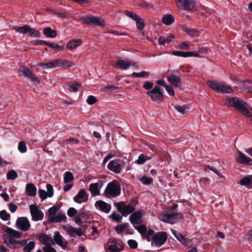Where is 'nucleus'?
<instances>
[{"label":"nucleus","instance_id":"obj_40","mask_svg":"<svg viewBox=\"0 0 252 252\" xmlns=\"http://www.w3.org/2000/svg\"><path fill=\"white\" fill-rule=\"evenodd\" d=\"M134 228L138 231L139 233H140L143 237H144L145 236H146L147 229L145 225H140L137 226H134Z\"/></svg>","mask_w":252,"mask_h":252},{"label":"nucleus","instance_id":"obj_25","mask_svg":"<svg viewBox=\"0 0 252 252\" xmlns=\"http://www.w3.org/2000/svg\"><path fill=\"white\" fill-rule=\"evenodd\" d=\"M142 213L140 211H136L129 217V220L132 224H138L141 223Z\"/></svg>","mask_w":252,"mask_h":252},{"label":"nucleus","instance_id":"obj_48","mask_svg":"<svg viewBox=\"0 0 252 252\" xmlns=\"http://www.w3.org/2000/svg\"><path fill=\"white\" fill-rule=\"evenodd\" d=\"M17 176L18 174L17 172L14 170H11L8 171L6 174V177L8 180H14L17 177Z\"/></svg>","mask_w":252,"mask_h":252},{"label":"nucleus","instance_id":"obj_19","mask_svg":"<svg viewBox=\"0 0 252 252\" xmlns=\"http://www.w3.org/2000/svg\"><path fill=\"white\" fill-rule=\"evenodd\" d=\"M172 54L174 56L181 57L184 58L190 57H198L199 56V54L197 52H182L180 51L174 50L172 52Z\"/></svg>","mask_w":252,"mask_h":252},{"label":"nucleus","instance_id":"obj_34","mask_svg":"<svg viewBox=\"0 0 252 252\" xmlns=\"http://www.w3.org/2000/svg\"><path fill=\"white\" fill-rule=\"evenodd\" d=\"M174 39V37L172 35H170L166 37V38H164L162 36H160L158 38V42L160 45H162L165 43H170Z\"/></svg>","mask_w":252,"mask_h":252},{"label":"nucleus","instance_id":"obj_56","mask_svg":"<svg viewBox=\"0 0 252 252\" xmlns=\"http://www.w3.org/2000/svg\"><path fill=\"white\" fill-rule=\"evenodd\" d=\"M37 65L38 66L43 67L44 69L52 68L51 62L46 63H38Z\"/></svg>","mask_w":252,"mask_h":252},{"label":"nucleus","instance_id":"obj_5","mask_svg":"<svg viewBox=\"0 0 252 252\" xmlns=\"http://www.w3.org/2000/svg\"><path fill=\"white\" fill-rule=\"evenodd\" d=\"M82 22L85 24L103 26L105 24L104 20L100 17L87 15L81 18Z\"/></svg>","mask_w":252,"mask_h":252},{"label":"nucleus","instance_id":"obj_47","mask_svg":"<svg viewBox=\"0 0 252 252\" xmlns=\"http://www.w3.org/2000/svg\"><path fill=\"white\" fill-rule=\"evenodd\" d=\"M125 14L128 17L136 21L138 18H140V16L137 14L133 13L131 11H129L128 10H126L125 11Z\"/></svg>","mask_w":252,"mask_h":252},{"label":"nucleus","instance_id":"obj_20","mask_svg":"<svg viewBox=\"0 0 252 252\" xmlns=\"http://www.w3.org/2000/svg\"><path fill=\"white\" fill-rule=\"evenodd\" d=\"M19 72H21L24 76L28 78L31 81L37 83L39 82L37 76L35 75L32 74L29 68H21L19 70Z\"/></svg>","mask_w":252,"mask_h":252},{"label":"nucleus","instance_id":"obj_52","mask_svg":"<svg viewBox=\"0 0 252 252\" xmlns=\"http://www.w3.org/2000/svg\"><path fill=\"white\" fill-rule=\"evenodd\" d=\"M150 74V73L149 72H147V71H142L140 72H133L132 73V75L133 76V77H138V78H140V77H145L146 76H148Z\"/></svg>","mask_w":252,"mask_h":252},{"label":"nucleus","instance_id":"obj_63","mask_svg":"<svg viewBox=\"0 0 252 252\" xmlns=\"http://www.w3.org/2000/svg\"><path fill=\"white\" fill-rule=\"evenodd\" d=\"M31 43L35 46H37L39 45H46V41L42 40H32L31 41Z\"/></svg>","mask_w":252,"mask_h":252},{"label":"nucleus","instance_id":"obj_31","mask_svg":"<svg viewBox=\"0 0 252 252\" xmlns=\"http://www.w3.org/2000/svg\"><path fill=\"white\" fill-rule=\"evenodd\" d=\"M54 241H55V244H57L60 246L63 247L64 246V239L60 235L59 232H56L54 236Z\"/></svg>","mask_w":252,"mask_h":252},{"label":"nucleus","instance_id":"obj_17","mask_svg":"<svg viewBox=\"0 0 252 252\" xmlns=\"http://www.w3.org/2000/svg\"><path fill=\"white\" fill-rule=\"evenodd\" d=\"M117 64L119 68L123 70H126L131 65H135L134 62H130L127 59L118 58L117 61Z\"/></svg>","mask_w":252,"mask_h":252},{"label":"nucleus","instance_id":"obj_30","mask_svg":"<svg viewBox=\"0 0 252 252\" xmlns=\"http://www.w3.org/2000/svg\"><path fill=\"white\" fill-rule=\"evenodd\" d=\"M43 32L46 37L49 38H55L57 36L56 32L51 29L50 27L44 28Z\"/></svg>","mask_w":252,"mask_h":252},{"label":"nucleus","instance_id":"obj_11","mask_svg":"<svg viewBox=\"0 0 252 252\" xmlns=\"http://www.w3.org/2000/svg\"><path fill=\"white\" fill-rule=\"evenodd\" d=\"M167 237V236L166 232H159L154 235L153 239L156 246L159 247L165 242Z\"/></svg>","mask_w":252,"mask_h":252},{"label":"nucleus","instance_id":"obj_61","mask_svg":"<svg viewBox=\"0 0 252 252\" xmlns=\"http://www.w3.org/2000/svg\"><path fill=\"white\" fill-rule=\"evenodd\" d=\"M52 68H60V59H56L51 61Z\"/></svg>","mask_w":252,"mask_h":252},{"label":"nucleus","instance_id":"obj_26","mask_svg":"<svg viewBox=\"0 0 252 252\" xmlns=\"http://www.w3.org/2000/svg\"><path fill=\"white\" fill-rule=\"evenodd\" d=\"M4 231L10 236L16 238H20L22 237L23 233L11 228L6 226L4 228Z\"/></svg>","mask_w":252,"mask_h":252},{"label":"nucleus","instance_id":"obj_27","mask_svg":"<svg viewBox=\"0 0 252 252\" xmlns=\"http://www.w3.org/2000/svg\"><path fill=\"white\" fill-rule=\"evenodd\" d=\"M26 193L30 196H34L36 194L37 189L32 183L27 184L25 189Z\"/></svg>","mask_w":252,"mask_h":252},{"label":"nucleus","instance_id":"obj_35","mask_svg":"<svg viewBox=\"0 0 252 252\" xmlns=\"http://www.w3.org/2000/svg\"><path fill=\"white\" fill-rule=\"evenodd\" d=\"M46 45L49 47L51 49L57 51H62L64 49V46H60L55 42H48L46 41Z\"/></svg>","mask_w":252,"mask_h":252},{"label":"nucleus","instance_id":"obj_33","mask_svg":"<svg viewBox=\"0 0 252 252\" xmlns=\"http://www.w3.org/2000/svg\"><path fill=\"white\" fill-rule=\"evenodd\" d=\"M63 228L65 230L70 236L75 237V232H76V228L72 226H63Z\"/></svg>","mask_w":252,"mask_h":252},{"label":"nucleus","instance_id":"obj_15","mask_svg":"<svg viewBox=\"0 0 252 252\" xmlns=\"http://www.w3.org/2000/svg\"><path fill=\"white\" fill-rule=\"evenodd\" d=\"M102 185L101 182L93 183L89 185V190L90 191L92 196L94 197L100 195V190Z\"/></svg>","mask_w":252,"mask_h":252},{"label":"nucleus","instance_id":"obj_54","mask_svg":"<svg viewBox=\"0 0 252 252\" xmlns=\"http://www.w3.org/2000/svg\"><path fill=\"white\" fill-rule=\"evenodd\" d=\"M146 161V156L143 154H141L138 159L135 161L137 164H143Z\"/></svg>","mask_w":252,"mask_h":252},{"label":"nucleus","instance_id":"obj_44","mask_svg":"<svg viewBox=\"0 0 252 252\" xmlns=\"http://www.w3.org/2000/svg\"><path fill=\"white\" fill-rule=\"evenodd\" d=\"M139 180L142 184L146 185H149L153 182V179L146 175L141 177Z\"/></svg>","mask_w":252,"mask_h":252},{"label":"nucleus","instance_id":"obj_62","mask_svg":"<svg viewBox=\"0 0 252 252\" xmlns=\"http://www.w3.org/2000/svg\"><path fill=\"white\" fill-rule=\"evenodd\" d=\"M189 42H182L179 44L178 47L181 50H188L189 49Z\"/></svg>","mask_w":252,"mask_h":252},{"label":"nucleus","instance_id":"obj_3","mask_svg":"<svg viewBox=\"0 0 252 252\" xmlns=\"http://www.w3.org/2000/svg\"><path fill=\"white\" fill-rule=\"evenodd\" d=\"M105 192L108 196L116 197L120 194L121 186L118 182L114 180L107 185Z\"/></svg>","mask_w":252,"mask_h":252},{"label":"nucleus","instance_id":"obj_10","mask_svg":"<svg viewBox=\"0 0 252 252\" xmlns=\"http://www.w3.org/2000/svg\"><path fill=\"white\" fill-rule=\"evenodd\" d=\"M16 225L17 228L23 231H28L31 226L29 220L24 217L18 218L16 220Z\"/></svg>","mask_w":252,"mask_h":252},{"label":"nucleus","instance_id":"obj_60","mask_svg":"<svg viewBox=\"0 0 252 252\" xmlns=\"http://www.w3.org/2000/svg\"><path fill=\"white\" fill-rule=\"evenodd\" d=\"M77 213V210L73 207H71L68 209L67 214L70 217L74 216Z\"/></svg>","mask_w":252,"mask_h":252},{"label":"nucleus","instance_id":"obj_55","mask_svg":"<svg viewBox=\"0 0 252 252\" xmlns=\"http://www.w3.org/2000/svg\"><path fill=\"white\" fill-rule=\"evenodd\" d=\"M79 143V141L74 138H70L64 141V143L69 145L77 144Z\"/></svg>","mask_w":252,"mask_h":252},{"label":"nucleus","instance_id":"obj_24","mask_svg":"<svg viewBox=\"0 0 252 252\" xmlns=\"http://www.w3.org/2000/svg\"><path fill=\"white\" fill-rule=\"evenodd\" d=\"M167 81L175 87L178 88L181 87L180 76H176L172 74L168 77Z\"/></svg>","mask_w":252,"mask_h":252},{"label":"nucleus","instance_id":"obj_41","mask_svg":"<svg viewBox=\"0 0 252 252\" xmlns=\"http://www.w3.org/2000/svg\"><path fill=\"white\" fill-rule=\"evenodd\" d=\"M35 247V243L33 241H30L28 243H27L24 247L23 251L25 252H31L34 249Z\"/></svg>","mask_w":252,"mask_h":252},{"label":"nucleus","instance_id":"obj_59","mask_svg":"<svg viewBox=\"0 0 252 252\" xmlns=\"http://www.w3.org/2000/svg\"><path fill=\"white\" fill-rule=\"evenodd\" d=\"M86 101L88 104L92 105L95 103L96 101V99L94 96L90 95L88 97Z\"/></svg>","mask_w":252,"mask_h":252},{"label":"nucleus","instance_id":"obj_16","mask_svg":"<svg viewBox=\"0 0 252 252\" xmlns=\"http://www.w3.org/2000/svg\"><path fill=\"white\" fill-rule=\"evenodd\" d=\"M95 207L97 210H99L106 214L109 213L111 209V206L109 204L102 200L96 201L95 203Z\"/></svg>","mask_w":252,"mask_h":252},{"label":"nucleus","instance_id":"obj_46","mask_svg":"<svg viewBox=\"0 0 252 252\" xmlns=\"http://www.w3.org/2000/svg\"><path fill=\"white\" fill-rule=\"evenodd\" d=\"M29 26L28 25H25L22 27H20L15 29L16 32H19L22 34H27L28 33V28Z\"/></svg>","mask_w":252,"mask_h":252},{"label":"nucleus","instance_id":"obj_18","mask_svg":"<svg viewBox=\"0 0 252 252\" xmlns=\"http://www.w3.org/2000/svg\"><path fill=\"white\" fill-rule=\"evenodd\" d=\"M107 168L116 174L120 173L122 169L121 164L116 159L111 160L107 165Z\"/></svg>","mask_w":252,"mask_h":252},{"label":"nucleus","instance_id":"obj_7","mask_svg":"<svg viewBox=\"0 0 252 252\" xmlns=\"http://www.w3.org/2000/svg\"><path fill=\"white\" fill-rule=\"evenodd\" d=\"M115 206L116 207L118 211L125 217L130 214L134 210L132 206L130 205H125V202L123 201L115 203Z\"/></svg>","mask_w":252,"mask_h":252},{"label":"nucleus","instance_id":"obj_29","mask_svg":"<svg viewBox=\"0 0 252 252\" xmlns=\"http://www.w3.org/2000/svg\"><path fill=\"white\" fill-rule=\"evenodd\" d=\"M66 219V216L64 213H59L55 215L53 217H52L49 220L50 222L58 223L63 221Z\"/></svg>","mask_w":252,"mask_h":252},{"label":"nucleus","instance_id":"obj_8","mask_svg":"<svg viewBox=\"0 0 252 252\" xmlns=\"http://www.w3.org/2000/svg\"><path fill=\"white\" fill-rule=\"evenodd\" d=\"M147 94L152 100L156 102L161 101L163 98V93L158 86H155L151 91L148 92Z\"/></svg>","mask_w":252,"mask_h":252},{"label":"nucleus","instance_id":"obj_37","mask_svg":"<svg viewBox=\"0 0 252 252\" xmlns=\"http://www.w3.org/2000/svg\"><path fill=\"white\" fill-rule=\"evenodd\" d=\"M28 33L30 36L38 38L40 36V33L34 28L29 27Z\"/></svg>","mask_w":252,"mask_h":252},{"label":"nucleus","instance_id":"obj_36","mask_svg":"<svg viewBox=\"0 0 252 252\" xmlns=\"http://www.w3.org/2000/svg\"><path fill=\"white\" fill-rule=\"evenodd\" d=\"M60 68L70 67L73 65V63L70 61L66 59H60Z\"/></svg>","mask_w":252,"mask_h":252},{"label":"nucleus","instance_id":"obj_57","mask_svg":"<svg viewBox=\"0 0 252 252\" xmlns=\"http://www.w3.org/2000/svg\"><path fill=\"white\" fill-rule=\"evenodd\" d=\"M129 247L132 249H135L137 248L138 244L137 242L132 239L129 240L127 242Z\"/></svg>","mask_w":252,"mask_h":252},{"label":"nucleus","instance_id":"obj_22","mask_svg":"<svg viewBox=\"0 0 252 252\" xmlns=\"http://www.w3.org/2000/svg\"><path fill=\"white\" fill-rule=\"evenodd\" d=\"M40 241L46 246H51L55 245V241L51 237L45 234H42L39 236Z\"/></svg>","mask_w":252,"mask_h":252},{"label":"nucleus","instance_id":"obj_32","mask_svg":"<svg viewBox=\"0 0 252 252\" xmlns=\"http://www.w3.org/2000/svg\"><path fill=\"white\" fill-rule=\"evenodd\" d=\"M175 20L172 15H166L162 18V22L166 26L171 25Z\"/></svg>","mask_w":252,"mask_h":252},{"label":"nucleus","instance_id":"obj_28","mask_svg":"<svg viewBox=\"0 0 252 252\" xmlns=\"http://www.w3.org/2000/svg\"><path fill=\"white\" fill-rule=\"evenodd\" d=\"M237 160L239 163L245 165L251 164L252 162V159L248 157L241 152L239 153V157Z\"/></svg>","mask_w":252,"mask_h":252},{"label":"nucleus","instance_id":"obj_64","mask_svg":"<svg viewBox=\"0 0 252 252\" xmlns=\"http://www.w3.org/2000/svg\"><path fill=\"white\" fill-rule=\"evenodd\" d=\"M44 252H57L56 250L51 246H44L42 248Z\"/></svg>","mask_w":252,"mask_h":252},{"label":"nucleus","instance_id":"obj_4","mask_svg":"<svg viewBox=\"0 0 252 252\" xmlns=\"http://www.w3.org/2000/svg\"><path fill=\"white\" fill-rule=\"evenodd\" d=\"M2 237L8 246L11 249H17L24 246L27 244L28 240L26 239H23L21 241H17L14 239L10 237H8L5 235H3Z\"/></svg>","mask_w":252,"mask_h":252},{"label":"nucleus","instance_id":"obj_58","mask_svg":"<svg viewBox=\"0 0 252 252\" xmlns=\"http://www.w3.org/2000/svg\"><path fill=\"white\" fill-rule=\"evenodd\" d=\"M111 218L113 220L117 222H121L122 220V217L120 215L116 213H113L111 215Z\"/></svg>","mask_w":252,"mask_h":252},{"label":"nucleus","instance_id":"obj_2","mask_svg":"<svg viewBox=\"0 0 252 252\" xmlns=\"http://www.w3.org/2000/svg\"><path fill=\"white\" fill-rule=\"evenodd\" d=\"M208 85L214 91L222 94H230L233 90L230 86L217 81L209 80Z\"/></svg>","mask_w":252,"mask_h":252},{"label":"nucleus","instance_id":"obj_43","mask_svg":"<svg viewBox=\"0 0 252 252\" xmlns=\"http://www.w3.org/2000/svg\"><path fill=\"white\" fill-rule=\"evenodd\" d=\"M80 85L77 82H71L68 85V90L70 92H76L78 90Z\"/></svg>","mask_w":252,"mask_h":252},{"label":"nucleus","instance_id":"obj_42","mask_svg":"<svg viewBox=\"0 0 252 252\" xmlns=\"http://www.w3.org/2000/svg\"><path fill=\"white\" fill-rule=\"evenodd\" d=\"M74 179L72 173L70 171H66L64 173L63 176V181L64 183H68Z\"/></svg>","mask_w":252,"mask_h":252},{"label":"nucleus","instance_id":"obj_53","mask_svg":"<svg viewBox=\"0 0 252 252\" xmlns=\"http://www.w3.org/2000/svg\"><path fill=\"white\" fill-rule=\"evenodd\" d=\"M136 27L139 30H143L145 27L144 21L140 17L138 18L136 21Z\"/></svg>","mask_w":252,"mask_h":252},{"label":"nucleus","instance_id":"obj_21","mask_svg":"<svg viewBox=\"0 0 252 252\" xmlns=\"http://www.w3.org/2000/svg\"><path fill=\"white\" fill-rule=\"evenodd\" d=\"M107 250L110 252H120L123 250V247L121 244L113 240L108 244Z\"/></svg>","mask_w":252,"mask_h":252},{"label":"nucleus","instance_id":"obj_6","mask_svg":"<svg viewBox=\"0 0 252 252\" xmlns=\"http://www.w3.org/2000/svg\"><path fill=\"white\" fill-rule=\"evenodd\" d=\"M182 217V215L181 213L174 214L167 212L162 215L161 220L166 223L173 224L181 219Z\"/></svg>","mask_w":252,"mask_h":252},{"label":"nucleus","instance_id":"obj_51","mask_svg":"<svg viewBox=\"0 0 252 252\" xmlns=\"http://www.w3.org/2000/svg\"><path fill=\"white\" fill-rule=\"evenodd\" d=\"M59 208L58 207L54 206L52 207H51L49 208L48 210L49 212V220L50 219H51L52 217H53L55 215H56V212L58 210Z\"/></svg>","mask_w":252,"mask_h":252},{"label":"nucleus","instance_id":"obj_1","mask_svg":"<svg viewBox=\"0 0 252 252\" xmlns=\"http://www.w3.org/2000/svg\"><path fill=\"white\" fill-rule=\"evenodd\" d=\"M227 103L229 106L234 107L252 120V115L250 114L249 106L246 102L237 97H232L227 99Z\"/></svg>","mask_w":252,"mask_h":252},{"label":"nucleus","instance_id":"obj_38","mask_svg":"<svg viewBox=\"0 0 252 252\" xmlns=\"http://www.w3.org/2000/svg\"><path fill=\"white\" fill-rule=\"evenodd\" d=\"M175 109L181 114H186L189 110V108L185 105H177L174 106Z\"/></svg>","mask_w":252,"mask_h":252},{"label":"nucleus","instance_id":"obj_49","mask_svg":"<svg viewBox=\"0 0 252 252\" xmlns=\"http://www.w3.org/2000/svg\"><path fill=\"white\" fill-rule=\"evenodd\" d=\"M18 149L19 152L21 153H25L27 152V146L25 142L24 141H20L19 142Z\"/></svg>","mask_w":252,"mask_h":252},{"label":"nucleus","instance_id":"obj_39","mask_svg":"<svg viewBox=\"0 0 252 252\" xmlns=\"http://www.w3.org/2000/svg\"><path fill=\"white\" fill-rule=\"evenodd\" d=\"M128 226L127 223H124L120 225H117L115 227V230L118 234L122 233Z\"/></svg>","mask_w":252,"mask_h":252},{"label":"nucleus","instance_id":"obj_14","mask_svg":"<svg viewBox=\"0 0 252 252\" xmlns=\"http://www.w3.org/2000/svg\"><path fill=\"white\" fill-rule=\"evenodd\" d=\"M179 7L183 8L185 10H192L194 8L193 0H176Z\"/></svg>","mask_w":252,"mask_h":252},{"label":"nucleus","instance_id":"obj_12","mask_svg":"<svg viewBox=\"0 0 252 252\" xmlns=\"http://www.w3.org/2000/svg\"><path fill=\"white\" fill-rule=\"evenodd\" d=\"M46 189L47 191H46L44 189H39L38 190V193L40 198L42 200H45L47 197H51L53 196V186L48 184L46 185Z\"/></svg>","mask_w":252,"mask_h":252},{"label":"nucleus","instance_id":"obj_23","mask_svg":"<svg viewBox=\"0 0 252 252\" xmlns=\"http://www.w3.org/2000/svg\"><path fill=\"white\" fill-rule=\"evenodd\" d=\"M82 44V40L81 39H72L68 41L66 49L70 50L75 49Z\"/></svg>","mask_w":252,"mask_h":252},{"label":"nucleus","instance_id":"obj_13","mask_svg":"<svg viewBox=\"0 0 252 252\" xmlns=\"http://www.w3.org/2000/svg\"><path fill=\"white\" fill-rule=\"evenodd\" d=\"M88 200V195L85 189H80L78 193L73 197V200L77 203L81 204Z\"/></svg>","mask_w":252,"mask_h":252},{"label":"nucleus","instance_id":"obj_9","mask_svg":"<svg viewBox=\"0 0 252 252\" xmlns=\"http://www.w3.org/2000/svg\"><path fill=\"white\" fill-rule=\"evenodd\" d=\"M30 213L32 216V220L37 221L41 220L43 219V213L40 211L36 205L32 204L30 205Z\"/></svg>","mask_w":252,"mask_h":252},{"label":"nucleus","instance_id":"obj_45","mask_svg":"<svg viewBox=\"0 0 252 252\" xmlns=\"http://www.w3.org/2000/svg\"><path fill=\"white\" fill-rule=\"evenodd\" d=\"M239 183L242 186H245L249 188L250 187V177H245L241 179Z\"/></svg>","mask_w":252,"mask_h":252},{"label":"nucleus","instance_id":"obj_50","mask_svg":"<svg viewBox=\"0 0 252 252\" xmlns=\"http://www.w3.org/2000/svg\"><path fill=\"white\" fill-rule=\"evenodd\" d=\"M0 218L4 221H7L10 219V215L5 210L0 211Z\"/></svg>","mask_w":252,"mask_h":252}]
</instances>
